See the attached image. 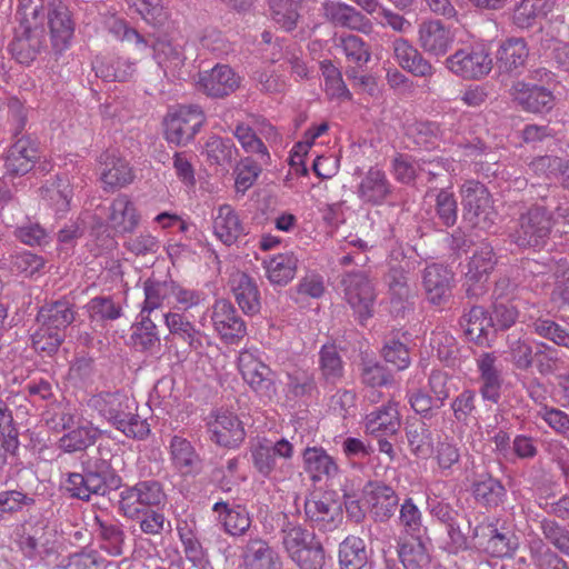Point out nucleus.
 Returning a JSON list of instances; mask_svg holds the SVG:
<instances>
[{"mask_svg": "<svg viewBox=\"0 0 569 569\" xmlns=\"http://www.w3.org/2000/svg\"><path fill=\"white\" fill-rule=\"evenodd\" d=\"M41 0H19L16 18L19 21L9 49L21 64H30L47 50L44 26L39 22Z\"/></svg>", "mask_w": 569, "mask_h": 569, "instance_id": "f257e3e1", "label": "nucleus"}, {"mask_svg": "<svg viewBox=\"0 0 569 569\" xmlns=\"http://www.w3.org/2000/svg\"><path fill=\"white\" fill-rule=\"evenodd\" d=\"M88 405L128 438L143 440L150 433L149 423L138 415L137 401L120 391L94 395Z\"/></svg>", "mask_w": 569, "mask_h": 569, "instance_id": "f03ea898", "label": "nucleus"}, {"mask_svg": "<svg viewBox=\"0 0 569 569\" xmlns=\"http://www.w3.org/2000/svg\"><path fill=\"white\" fill-rule=\"evenodd\" d=\"M8 112L13 126L12 136L17 139L4 159L6 173L12 177L24 176L41 159L39 141L29 134H22L18 138L27 123V111L18 98L11 97L8 99Z\"/></svg>", "mask_w": 569, "mask_h": 569, "instance_id": "7ed1b4c3", "label": "nucleus"}, {"mask_svg": "<svg viewBox=\"0 0 569 569\" xmlns=\"http://www.w3.org/2000/svg\"><path fill=\"white\" fill-rule=\"evenodd\" d=\"M122 487V478L107 459L96 458L82 463V472L69 473L67 490L70 496L89 501L91 496H106Z\"/></svg>", "mask_w": 569, "mask_h": 569, "instance_id": "20e7f679", "label": "nucleus"}, {"mask_svg": "<svg viewBox=\"0 0 569 569\" xmlns=\"http://www.w3.org/2000/svg\"><path fill=\"white\" fill-rule=\"evenodd\" d=\"M293 445L286 438H281L273 443L264 439L250 449L254 470L262 478L276 482H281L292 477L295 470L290 460L293 457Z\"/></svg>", "mask_w": 569, "mask_h": 569, "instance_id": "39448f33", "label": "nucleus"}, {"mask_svg": "<svg viewBox=\"0 0 569 569\" xmlns=\"http://www.w3.org/2000/svg\"><path fill=\"white\" fill-rule=\"evenodd\" d=\"M113 30L117 33L122 31V40L134 42L137 46H141L143 48L150 46L153 50L154 60L158 66L162 68L164 73H170L172 77L179 76V72L186 61L182 47L179 43L163 36L154 39L150 44L149 39L144 38L136 29L127 26L123 21L114 22Z\"/></svg>", "mask_w": 569, "mask_h": 569, "instance_id": "423d86ee", "label": "nucleus"}, {"mask_svg": "<svg viewBox=\"0 0 569 569\" xmlns=\"http://www.w3.org/2000/svg\"><path fill=\"white\" fill-rule=\"evenodd\" d=\"M411 269L412 262L402 250L391 252L383 280L388 287L390 311L396 317L403 318L412 308V293L409 286Z\"/></svg>", "mask_w": 569, "mask_h": 569, "instance_id": "0eeeda50", "label": "nucleus"}, {"mask_svg": "<svg viewBox=\"0 0 569 569\" xmlns=\"http://www.w3.org/2000/svg\"><path fill=\"white\" fill-rule=\"evenodd\" d=\"M119 493V511L128 519H139L166 501L162 485L153 479L123 486Z\"/></svg>", "mask_w": 569, "mask_h": 569, "instance_id": "6e6552de", "label": "nucleus"}, {"mask_svg": "<svg viewBox=\"0 0 569 569\" xmlns=\"http://www.w3.org/2000/svg\"><path fill=\"white\" fill-rule=\"evenodd\" d=\"M463 218L472 227L487 230L497 219V211L488 188L476 180H468L461 186Z\"/></svg>", "mask_w": 569, "mask_h": 569, "instance_id": "1a4fd4ad", "label": "nucleus"}, {"mask_svg": "<svg viewBox=\"0 0 569 569\" xmlns=\"http://www.w3.org/2000/svg\"><path fill=\"white\" fill-rule=\"evenodd\" d=\"M552 214L546 207L532 206L520 214L518 227L512 233L513 242L520 248L542 249L550 237Z\"/></svg>", "mask_w": 569, "mask_h": 569, "instance_id": "9d476101", "label": "nucleus"}, {"mask_svg": "<svg viewBox=\"0 0 569 569\" xmlns=\"http://www.w3.org/2000/svg\"><path fill=\"white\" fill-rule=\"evenodd\" d=\"M39 22L43 26L48 19L52 50L62 53L67 50L74 34L76 22L63 0H41Z\"/></svg>", "mask_w": 569, "mask_h": 569, "instance_id": "9b49d317", "label": "nucleus"}, {"mask_svg": "<svg viewBox=\"0 0 569 569\" xmlns=\"http://www.w3.org/2000/svg\"><path fill=\"white\" fill-rule=\"evenodd\" d=\"M445 64L449 71L466 80H479L492 69V58L483 44H470L449 56Z\"/></svg>", "mask_w": 569, "mask_h": 569, "instance_id": "f8f14e48", "label": "nucleus"}, {"mask_svg": "<svg viewBox=\"0 0 569 569\" xmlns=\"http://www.w3.org/2000/svg\"><path fill=\"white\" fill-rule=\"evenodd\" d=\"M204 121L206 116L199 106H180L164 118L166 139L169 143L186 146L194 138Z\"/></svg>", "mask_w": 569, "mask_h": 569, "instance_id": "ddd939ff", "label": "nucleus"}, {"mask_svg": "<svg viewBox=\"0 0 569 569\" xmlns=\"http://www.w3.org/2000/svg\"><path fill=\"white\" fill-rule=\"evenodd\" d=\"M333 492H325L305 501V515L313 530L332 532L343 521L342 503L335 499Z\"/></svg>", "mask_w": 569, "mask_h": 569, "instance_id": "4468645a", "label": "nucleus"}, {"mask_svg": "<svg viewBox=\"0 0 569 569\" xmlns=\"http://www.w3.org/2000/svg\"><path fill=\"white\" fill-rule=\"evenodd\" d=\"M345 299L353 309L361 325L372 317L375 288L363 271L348 272L342 278Z\"/></svg>", "mask_w": 569, "mask_h": 569, "instance_id": "2eb2a0df", "label": "nucleus"}, {"mask_svg": "<svg viewBox=\"0 0 569 569\" xmlns=\"http://www.w3.org/2000/svg\"><path fill=\"white\" fill-rule=\"evenodd\" d=\"M472 538L478 540L491 557H512L519 547L518 537L498 522L483 521L472 530Z\"/></svg>", "mask_w": 569, "mask_h": 569, "instance_id": "dca6fc26", "label": "nucleus"}, {"mask_svg": "<svg viewBox=\"0 0 569 569\" xmlns=\"http://www.w3.org/2000/svg\"><path fill=\"white\" fill-rule=\"evenodd\" d=\"M240 371L243 380L263 403H270L277 397L274 373L269 366L252 357H240Z\"/></svg>", "mask_w": 569, "mask_h": 569, "instance_id": "f3484780", "label": "nucleus"}, {"mask_svg": "<svg viewBox=\"0 0 569 569\" xmlns=\"http://www.w3.org/2000/svg\"><path fill=\"white\" fill-rule=\"evenodd\" d=\"M211 320L216 331L226 343H238L247 335L246 322L227 299H219L214 302Z\"/></svg>", "mask_w": 569, "mask_h": 569, "instance_id": "a211bd4d", "label": "nucleus"}, {"mask_svg": "<svg viewBox=\"0 0 569 569\" xmlns=\"http://www.w3.org/2000/svg\"><path fill=\"white\" fill-rule=\"evenodd\" d=\"M479 392L485 401L498 403L503 385L502 365L495 352H482L476 359Z\"/></svg>", "mask_w": 569, "mask_h": 569, "instance_id": "6ab92c4d", "label": "nucleus"}, {"mask_svg": "<svg viewBox=\"0 0 569 569\" xmlns=\"http://www.w3.org/2000/svg\"><path fill=\"white\" fill-rule=\"evenodd\" d=\"M207 427L211 433L210 439L221 447L237 448L246 438L242 422L234 413L229 411L211 413Z\"/></svg>", "mask_w": 569, "mask_h": 569, "instance_id": "aec40b11", "label": "nucleus"}, {"mask_svg": "<svg viewBox=\"0 0 569 569\" xmlns=\"http://www.w3.org/2000/svg\"><path fill=\"white\" fill-rule=\"evenodd\" d=\"M460 326L470 341L478 346L490 347L496 337L490 313L481 306L471 305L463 309Z\"/></svg>", "mask_w": 569, "mask_h": 569, "instance_id": "412c9836", "label": "nucleus"}, {"mask_svg": "<svg viewBox=\"0 0 569 569\" xmlns=\"http://www.w3.org/2000/svg\"><path fill=\"white\" fill-rule=\"evenodd\" d=\"M453 273L438 263L429 264L422 272V286L427 300L433 306L448 302L451 297Z\"/></svg>", "mask_w": 569, "mask_h": 569, "instance_id": "4be33fe9", "label": "nucleus"}, {"mask_svg": "<svg viewBox=\"0 0 569 569\" xmlns=\"http://www.w3.org/2000/svg\"><path fill=\"white\" fill-rule=\"evenodd\" d=\"M199 88L209 97L223 98L240 87V77L227 64H217L199 76Z\"/></svg>", "mask_w": 569, "mask_h": 569, "instance_id": "5701e85b", "label": "nucleus"}, {"mask_svg": "<svg viewBox=\"0 0 569 569\" xmlns=\"http://www.w3.org/2000/svg\"><path fill=\"white\" fill-rule=\"evenodd\" d=\"M511 96L518 106L532 113L549 112L555 104L552 92L542 86L518 81L511 87Z\"/></svg>", "mask_w": 569, "mask_h": 569, "instance_id": "b1692460", "label": "nucleus"}, {"mask_svg": "<svg viewBox=\"0 0 569 569\" xmlns=\"http://www.w3.org/2000/svg\"><path fill=\"white\" fill-rule=\"evenodd\" d=\"M241 559L244 569H281L282 566L279 552L260 537L249 538Z\"/></svg>", "mask_w": 569, "mask_h": 569, "instance_id": "393cba45", "label": "nucleus"}, {"mask_svg": "<svg viewBox=\"0 0 569 569\" xmlns=\"http://www.w3.org/2000/svg\"><path fill=\"white\" fill-rule=\"evenodd\" d=\"M392 192L393 187L386 172L377 166L370 167L357 189L359 199L371 206L382 204L392 196Z\"/></svg>", "mask_w": 569, "mask_h": 569, "instance_id": "a878e982", "label": "nucleus"}, {"mask_svg": "<svg viewBox=\"0 0 569 569\" xmlns=\"http://www.w3.org/2000/svg\"><path fill=\"white\" fill-rule=\"evenodd\" d=\"M418 41L429 56L443 57L453 43V34L440 20H429L420 24Z\"/></svg>", "mask_w": 569, "mask_h": 569, "instance_id": "bb28decb", "label": "nucleus"}, {"mask_svg": "<svg viewBox=\"0 0 569 569\" xmlns=\"http://www.w3.org/2000/svg\"><path fill=\"white\" fill-rule=\"evenodd\" d=\"M229 286L243 313L253 316L260 311V291L252 277L246 272L237 271L230 276Z\"/></svg>", "mask_w": 569, "mask_h": 569, "instance_id": "cd10ccee", "label": "nucleus"}, {"mask_svg": "<svg viewBox=\"0 0 569 569\" xmlns=\"http://www.w3.org/2000/svg\"><path fill=\"white\" fill-rule=\"evenodd\" d=\"M365 493L371 502V512L376 521L386 522L395 515L399 498L390 486L380 481H369L365 487Z\"/></svg>", "mask_w": 569, "mask_h": 569, "instance_id": "c85d7f7f", "label": "nucleus"}, {"mask_svg": "<svg viewBox=\"0 0 569 569\" xmlns=\"http://www.w3.org/2000/svg\"><path fill=\"white\" fill-rule=\"evenodd\" d=\"M74 305L68 299H59L43 305L36 317L39 325L66 333V329L74 321Z\"/></svg>", "mask_w": 569, "mask_h": 569, "instance_id": "c756f323", "label": "nucleus"}, {"mask_svg": "<svg viewBox=\"0 0 569 569\" xmlns=\"http://www.w3.org/2000/svg\"><path fill=\"white\" fill-rule=\"evenodd\" d=\"M100 176L102 182L111 188H122L133 180L128 161L113 150H107L100 156Z\"/></svg>", "mask_w": 569, "mask_h": 569, "instance_id": "7c9ffc66", "label": "nucleus"}, {"mask_svg": "<svg viewBox=\"0 0 569 569\" xmlns=\"http://www.w3.org/2000/svg\"><path fill=\"white\" fill-rule=\"evenodd\" d=\"M320 383L325 388H335L345 377V362L335 343L323 345L318 353Z\"/></svg>", "mask_w": 569, "mask_h": 569, "instance_id": "2f4dec72", "label": "nucleus"}, {"mask_svg": "<svg viewBox=\"0 0 569 569\" xmlns=\"http://www.w3.org/2000/svg\"><path fill=\"white\" fill-rule=\"evenodd\" d=\"M529 57L523 38H510L501 43L497 51V64L501 72L520 74Z\"/></svg>", "mask_w": 569, "mask_h": 569, "instance_id": "473e14b6", "label": "nucleus"}, {"mask_svg": "<svg viewBox=\"0 0 569 569\" xmlns=\"http://www.w3.org/2000/svg\"><path fill=\"white\" fill-rule=\"evenodd\" d=\"M366 431L376 437L393 436L400 428L397 403L388 401L366 416Z\"/></svg>", "mask_w": 569, "mask_h": 569, "instance_id": "72a5a7b5", "label": "nucleus"}, {"mask_svg": "<svg viewBox=\"0 0 569 569\" xmlns=\"http://www.w3.org/2000/svg\"><path fill=\"white\" fill-rule=\"evenodd\" d=\"M395 57L399 66L415 77L429 78L435 73V68L417 48L405 39L393 42Z\"/></svg>", "mask_w": 569, "mask_h": 569, "instance_id": "f704fd0d", "label": "nucleus"}, {"mask_svg": "<svg viewBox=\"0 0 569 569\" xmlns=\"http://www.w3.org/2000/svg\"><path fill=\"white\" fill-rule=\"evenodd\" d=\"M172 465L183 476L198 475L202 469V460L189 440L173 436L170 440Z\"/></svg>", "mask_w": 569, "mask_h": 569, "instance_id": "c9c22d12", "label": "nucleus"}, {"mask_svg": "<svg viewBox=\"0 0 569 569\" xmlns=\"http://www.w3.org/2000/svg\"><path fill=\"white\" fill-rule=\"evenodd\" d=\"M108 221L118 233H131L138 227L140 217L133 202L126 194H119L109 207Z\"/></svg>", "mask_w": 569, "mask_h": 569, "instance_id": "e433bc0d", "label": "nucleus"}, {"mask_svg": "<svg viewBox=\"0 0 569 569\" xmlns=\"http://www.w3.org/2000/svg\"><path fill=\"white\" fill-rule=\"evenodd\" d=\"M369 558L366 541L358 536L349 535L339 543V569H369Z\"/></svg>", "mask_w": 569, "mask_h": 569, "instance_id": "4c0bfd02", "label": "nucleus"}, {"mask_svg": "<svg viewBox=\"0 0 569 569\" xmlns=\"http://www.w3.org/2000/svg\"><path fill=\"white\" fill-rule=\"evenodd\" d=\"M303 467L313 482L333 478L339 472L335 459L322 447H307L302 452Z\"/></svg>", "mask_w": 569, "mask_h": 569, "instance_id": "58836bf2", "label": "nucleus"}, {"mask_svg": "<svg viewBox=\"0 0 569 569\" xmlns=\"http://www.w3.org/2000/svg\"><path fill=\"white\" fill-rule=\"evenodd\" d=\"M409 335L407 332L391 331L383 339L380 350L385 361L397 370H405L411 363L410 348L407 346Z\"/></svg>", "mask_w": 569, "mask_h": 569, "instance_id": "ea45409f", "label": "nucleus"}, {"mask_svg": "<svg viewBox=\"0 0 569 569\" xmlns=\"http://www.w3.org/2000/svg\"><path fill=\"white\" fill-rule=\"evenodd\" d=\"M214 234L227 246L234 243L241 236L246 234L237 212L229 204L218 208L213 219Z\"/></svg>", "mask_w": 569, "mask_h": 569, "instance_id": "a19ab883", "label": "nucleus"}, {"mask_svg": "<svg viewBox=\"0 0 569 569\" xmlns=\"http://www.w3.org/2000/svg\"><path fill=\"white\" fill-rule=\"evenodd\" d=\"M212 510L219 513L224 531L233 537L244 536L251 527V518L243 506L230 507L224 501H218Z\"/></svg>", "mask_w": 569, "mask_h": 569, "instance_id": "79ce46f5", "label": "nucleus"}, {"mask_svg": "<svg viewBox=\"0 0 569 569\" xmlns=\"http://www.w3.org/2000/svg\"><path fill=\"white\" fill-rule=\"evenodd\" d=\"M406 438L413 456L428 459L435 451V442L429 426L423 420H415L406 426Z\"/></svg>", "mask_w": 569, "mask_h": 569, "instance_id": "37998d69", "label": "nucleus"}, {"mask_svg": "<svg viewBox=\"0 0 569 569\" xmlns=\"http://www.w3.org/2000/svg\"><path fill=\"white\" fill-rule=\"evenodd\" d=\"M475 500L486 508H496L507 496V490L500 480L490 475H481L471 487Z\"/></svg>", "mask_w": 569, "mask_h": 569, "instance_id": "c03bdc74", "label": "nucleus"}, {"mask_svg": "<svg viewBox=\"0 0 569 569\" xmlns=\"http://www.w3.org/2000/svg\"><path fill=\"white\" fill-rule=\"evenodd\" d=\"M172 288L173 279L170 277L163 280L154 276L146 279L143 282L144 301L141 311L152 313L166 302L169 303L173 292Z\"/></svg>", "mask_w": 569, "mask_h": 569, "instance_id": "a18cd8bd", "label": "nucleus"}, {"mask_svg": "<svg viewBox=\"0 0 569 569\" xmlns=\"http://www.w3.org/2000/svg\"><path fill=\"white\" fill-rule=\"evenodd\" d=\"M92 68L107 82L128 81L136 72L134 63L123 58H97Z\"/></svg>", "mask_w": 569, "mask_h": 569, "instance_id": "49530a36", "label": "nucleus"}, {"mask_svg": "<svg viewBox=\"0 0 569 569\" xmlns=\"http://www.w3.org/2000/svg\"><path fill=\"white\" fill-rule=\"evenodd\" d=\"M323 10L326 17L336 26L353 30H363L369 24V21L361 12L342 2H326Z\"/></svg>", "mask_w": 569, "mask_h": 569, "instance_id": "de8ad7c7", "label": "nucleus"}, {"mask_svg": "<svg viewBox=\"0 0 569 569\" xmlns=\"http://www.w3.org/2000/svg\"><path fill=\"white\" fill-rule=\"evenodd\" d=\"M139 318L140 320L131 327V339L134 347L143 352L159 349L161 340L158 328L151 319V313L140 311Z\"/></svg>", "mask_w": 569, "mask_h": 569, "instance_id": "09e8293b", "label": "nucleus"}, {"mask_svg": "<svg viewBox=\"0 0 569 569\" xmlns=\"http://www.w3.org/2000/svg\"><path fill=\"white\" fill-rule=\"evenodd\" d=\"M163 318L169 332L174 338L181 339L192 350L202 348L201 332L182 313L168 312L163 315Z\"/></svg>", "mask_w": 569, "mask_h": 569, "instance_id": "8fccbe9b", "label": "nucleus"}, {"mask_svg": "<svg viewBox=\"0 0 569 569\" xmlns=\"http://www.w3.org/2000/svg\"><path fill=\"white\" fill-rule=\"evenodd\" d=\"M399 527L415 540H420L427 535V527L423 525L422 513L412 498H406L400 505Z\"/></svg>", "mask_w": 569, "mask_h": 569, "instance_id": "3c124183", "label": "nucleus"}, {"mask_svg": "<svg viewBox=\"0 0 569 569\" xmlns=\"http://www.w3.org/2000/svg\"><path fill=\"white\" fill-rule=\"evenodd\" d=\"M77 409L66 400L52 401L42 415L46 426L54 431L62 432L74 426Z\"/></svg>", "mask_w": 569, "mask_h": 569, "instance_id": "603ef678", "label": "nucleus"}, {"mask_svg": "<svg viewBox=\"0 0 569 569\" xmlns=\"http://www.w3.org/2000/svg\"><path fill=\"white\" fill-rule=\"evenodd\" d=\"M286 392L288 399L311 398L318 393L315 375L308 370L296 369L287 373Z\"/></svg>", "mask_w": 569, "mask_h": 569, "instance_id": "864d4df0", "label": "nucleus"}, {"mask_svg": "<svg viewBox=\"0 0 569 569\" xmlns=\"http://www.w3.org/2000/svg\"><path fill=\"white\" fill-rule=\"evenodd\" d=\"M298 259L292 252L280 253L267 262V274L271 283L286 286L296 274Z\"/></svg>", "mask_w": 569, "mask_h": 569, "instance_id": "5fc2aeb1", "label": "nucleus"}, {"mask_svg": "<svg viewBox=\"0 0 569 569\" xmlns=\"http://www.w3.org/2000/svg\"><path fill=\"white\" fill-rule=\"evenodd\" d=\"M280 533L282 539V547L290 558L298 550L306 547L310 540H308L309 531L300 523L291 521L287 515H282V522L280 525Z\"/></svg>", "mask_w": 569, "mask_h": 569, "instance_id": "6e6d98bb", "label": "nucleus"}, {"mask_svg": "<svg viewBox=\"0 0 569 569\" xmlns=\"http://www.w3.org/2000/svg\"><path fill=\"white\" fill-rule=\"evenodd\" d=\"M431 162L416 160L406 153H398L391 161V172L395 179L402 184H412L426 166Z\"/></svg>", "mask_w": 569, "mask_h": 569, "instance_id": "4d7b16f0", "label": "nucleus"}, {"mask_svg": "<svg viewBox=\"0 0 569 569\" xmlns=\"http://www.w3.org/2000/svg\"><path fill=\"white\" fill-rule=\"evenodd\" d=\"M289 559L300 569H322L326 565V550L322 542L312 533L310 542Z\"/></svg>", "mask_w": 569, "mask_h": 569, "instance_id": "13d9d810", "label": "nucleus"}, {"mask_svg": "<svg viewBox=\"0 0 569 569\" xmlns=\"http://www.w3.org/2000/svg\"><path fill=\"white\" fill-rule=\"evenodd\" d=\"M303 0H268L273 21L283 30L296 28Z\"/></svg>", "mask_w": 569, "mask_h": 569, "instance_id": "bf43d9fd", "label": "nucleus"}, {"mask_svg": "<svg viewBox=\"0 0 569 569\" xmlns=\"http://www.w3.org/2000/svg\"><path fill=\"white\" fill-rule=\"evenodd\" d=\"M416 543L405 542L398 548V556L405 569H429L431 557L422 539Z\"/></svg>", "mask_w": 569, "mask_h": 569, "instance_id": "052dcab7", "label": "nucleus"}, {"mask_svg": "<svg viewBox=\"0 0 569 569\" xmlns=\"http://www.w3.org/2000/svg\"><path fill=\"white\" fill-rule=\"evenodd\" d=\"M20 549L24 557L31 560L46 559L53 552L43 528H36L33 532H24L20 538Z\"/></svg>", "mask_w": 569, "mask_h": 569, "instance_id": "680f3d73", "label": "nucleus"}, {"mask_svg": "<svg viewBox=\"0 0 569 569\" xmlns=\"http://www.w3.org/2000/svg\"><path fill=\"white\" fill-rule=\"evenodd\" d=\"M436 224L451 228L458 220V202L455 194L447 189H441L435 199Z\"/></svg>", "mask_w": 569, "mask_h": 569, "instance_id": "e2e57ef3", "label": "nucleus"}, {"mask_svg": "<svg viewBox=\"0 0 569 569\" xmlns=\"http://www.w3.org/2000/svg\"><path fill=\"white\" fill-rule=\"evenodd\" d=\"M97 430L81 426L64 433L58 441V447L64 452L82 451L97 441Z\"/></svg>", "mask_w": 569, "mask_h": 569, "instance_id": "0e129e2a", "label": "nucleus"}, {"mask_svg": "<svg viewBox=\"0 0 569 569\" xmlns=\"http://www.w3.org/2000/svg\"><path fill=\"white\" fill-rule=\"evenodd\" d=\"M497 262L493 248L489 243H480L469 261L468 280L479 282L481 277L488 274Z\"/></svg>", "mask_w": 569, "mask_h": 569, "instance_id": "69168bd1", "label": "nucleus"}, {"mask_svg": "<svg viewBox=\"0 0 569 569\" xmlns=\"http://www.w3.org/2000/svg\"><path fill=\"white\" fill-rule=\"evenodd\" d=\"M360 379L363 385L375 389L392 383L393 376L380 361L362 359L360 363Z\"/></svg>", "mask_w": 569, "mask_h": 569, "instance_id": "338daca9", "label": "nucleus"}, {"mask_svg": "<svg viewBox=\"0 0 569 569\" xmlns=\"http://www.w3.org/2000/svg\"><path fill=\"white\" fill-rule=\"evenodd\" d=\"M206 153L211 163L226 167L232 163L238 150L231 139L213 136L206 143Z\"/></svg>", "mask_w": 569, "mask_h": 569, "instance_id": "774afa93", "label": "nucleus"}]
</instances>
